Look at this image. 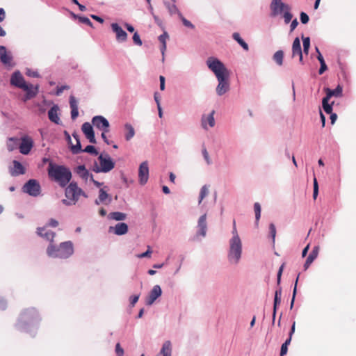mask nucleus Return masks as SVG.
Here are the masks:
<instances>
[{"label":"nucleus","mask_w":356,"mask_h":356,"mask_svg":"<svg viewBox=\"0 0 356 356\" xmlns=\"http://www.w3.org/2000/svg\"><path fill=\"white\" fill-rule=\"evenodd\" d=\"M206 63L218 80V83L216 88V94L218 96H222L230 89L229 70L221 60L213 56L209 57Z\"/></svg>","instance_id":"1"},{"label":"nucleus","mask_w":356,"mask_h":356,"mask_svg":"<svg viewBox=\"0 0 356 356\" xmlns=\"http://www.w3.org/2000/svg\"><path fill=\"white\" fill-rule=\"evenodd\" d=\"M41 318L35 308H29L23 311L16 323V328L24 332L32 333L35 331Z\"/></svg>","instance_id":"2"},{"label":"nucleus","mask_w":356,"mask_h":356,"mask_svg":"<svg viewBox=\"0 0 356 356\" xmlns=\"http://www.w3.org/2000/svg\"><path fill=\"white\" fill-rule=\"evenodd\" d=\"M10 81L12 86L22 89L26 92L22 99L24 102L33 99L38 94V86H33L31 83H26L19 71H15L13 73Z\"/></svg>","instance_id":"3"},{"label":"nucleus","mask_w":356,"mask_h":356,"mask_svg":"<svg viewBox=\"0 0 356 356\" xmlns=\"http://www.w3.org/2000/svg\"><path fill=\"white\" fill-rule=\"evenodd\" d=\"M49 177L56 182L61 188L65 187L72 179L71 170L62 165L50 164L48 170Z\"/></svg>","instance_id":"4"},{"label":"nucleus","mask_w":356,"mask_h":356,"mask_svg":"<svg viewBox=\"0 0 356 356\" xmlns=\"http://www.w3.org/2000/svg\"><path fill=\"white\" fill-rule=\"evenodd\" d=\"M47 253L50 257L67 259L74 253L73 243L70 241L63 242L58 246L50 243Z\"/></svg>","instance_id":"5"},{"label":"nucleus","mask_w":356,"mask_h":356,"mask_svg":"<svg viewBox=\"0 0 356 356\" xmlns=\"http://www.w3.org/2000/svg\"><path fill=\"white\" fill-rule=\"evenodd\" d=\"M65 188V199L61 200L67 207L75 205L79 201V187L75 181L69 183Z\"/></svg>","instance_id":"6"},{"label":"nucleus","mask_w":356,"mask_h":356,"mask_svg":"<svg viewBox=\"0 0 356 356\" xmlns=\"http://www.w3.org/2000/svg\"><path fill=\"white\" fill-rule=\"evenodd\" d=\"M243 246L241 241H229L227 260L232 265H237L242 257Z\"/></svg>","instance_id":"7"},{"label":"nucleus","mask_w":356,"mask_h":356,"mask_svg":"<svg viewBox=\"0 0 356 356\" xmlns=\"http://www.w3.org/2000/svg\"><path fill=\"white\" fill-rule=\"evenodd\" d=\"M99 165L95 162L92 170L96 173L108 172L115 167V162L108 154H100L98 156Z\"/></svg>","instance_id":"8"},{"label":"nucleus","mask_w":356,"mask_h":356,"mask_svg":"<svg viewBox=\"0 0 356 356\" xmlns=\"http://www.w3.org/2000/svg\"><path fill=\"white\" fill-rule=\"evenodd\" d=\"M284 266H285V263H283L280 266V268L278 270L277 274V289H276V291L275 292L274 304H273V312H274V318H275V316H276L277 307L281 303V298H282V287L280 286V283H281V277H282V273H283V270H284Z\"/></svg>","instance_id":"9"},{"label":"nucleus","mask_w":356,"mask_h":356,"mask_svg":"<svg viewBox=\"0 0 356 356\" xmlns=\"http://www.w3.org/2000/svg\"><path fill=\"white\" fill-rule=\"evenodd\" d=\"M22 191L32 197H37L40 194L41 186L38 181L31 179L22 187Z\"/></svg>","instance_id":"10"},{"label":"nucleus","mask_w":356,"mask_h":356,"mask_svg":"<svg viewBox=\"0 0 356 356\" xmlns=\"http://www.w3.org/2000/svg\"><path fill=\"white\" fill-rule=\"evenodd\" d=\"M92 125L97 129L104 132L109 131L110 124L108 120L102 115H96L92 118Z\"/></svg>","instance_id":"11"},{"label":"nucleus","mask_w":356,"mask_h":356,"mask_svg":"<svg viewBox=\"0 0 356 356\" xmlns=\"http://www.w3.org/2000/svg\"><path fill=\"white\" fill-rule=\"evenodd\" d=\"M271 16L281 14L284 9L290 10L289 5L283 3L282 0H273L270 5Z\"/></svg>","instance_id":"12"},{"label":"nucleus","mask_w":356,"mask_h":356,"mask_svg":"<svg viewBox=\"0 0 356 356\" xmlns=\"http://www.w3.org/2000/svg\"><path fill=\"white\" fill-rule=\"evenodd\" d=\"M33 146V139L28 136H23L19 147V152L24 155H27L31 152Z\"/></svg>","instance_id":"13"},{"label":"nucleus","mask_w":356,"mask_h":356,"mask_svg":"<svg viewBox=\"0 0 356 356\" xmlns=\"http://www.w3.org/2000/svg\"><path fill=\"white\" fill-rule=\"evenodd\" d=\"M149 179V167L147 161H143L138 169V181L140 185H145Z\"/></svg>","instance_id":"14"},{"label":"nucleus","mask_w":356,"mask_h":356,"mask_svg":"<svg viewBox=\"0 0 356 356\" xmlns=\"http://www.w3.org/2000/svg\"><path fill=\"white\" fill-rule=\"evenodd\" d=\"M81 130L90 143L93 144L97 143L95 131L92 125L90 123L88 122H84L81 126Z\"/></svg>","instance_id":"15"},{"label":"nucleus","mask_w":356,"mask_h":356,"mask_svg":"<svg viewBox=\"0 0 356 356\" xmlns=\"http://www.w3.org/2000/svg\"><path fill=\"white\" fill-rule=\"evenodd\" d=\"M105 188H108V187L105 186L104 188L99 189L98 197L95 200V204L96 205H99L101 204L108 205L112 202L111 195L107 193Z\"/></svg>","instance_id":"16"},{"label":"nucleus","mask_w":356,"mask_h":356,"mask_svg":"<svg viewBox=\"0 0 356 356\" xmlns=\"http://www.w3.org/2000/svg\"><path fill=\"white\" fill-rule=\"evenodd\" d=\"M162 294V290L159 285H154L149 295L147 296L145 303L147 305H152L156 300Z\"/></svg>","instance_id":"17"},{"label":"nucleus","mask_w":356,"mask_h":356,"mask_svg":"<svg viewBox=\"0 0 356 356\" xmlns=\"http://www.w3.org/2000/svg\"><path fill=\"white\" fill-rule=\"evenodd\" d=\"M111 26L112 31L115 33L116 40L118 42H123L127 40V33L122 29V28L118 23H112Z\"/></svg>","instance_id":"18"},{"label":"nucleus","mask_w":356,"mask_h":356,"mask_svg":"<svg viewBox=\"0 0 356 356\" xmlns=\"http://www.w3.org/2000/svg\"><path fill=\"white\" fill-rule=\"evenodd\" d=\"M197 227V231L196 233V236H200L203 238L205 237L206 234H207V215L206 214H203L199 218Z\"/></svg>","instance_id":"19"},{"label":"nucleus","mask_w":356,"mask_h":356,"mask_svg":"<svg viewBox=\"0 0 356 356\" xmlns=\"http://www.w3.org/2000/svg\"><path fill=\"white\" fill-rule=\"evenodd\" d=\"M302 50L301 48L300 40L299 38H296L292 44V57L298 56L299 61L301 64H303V56Z\"/></svg>","instance_id":"20"},{"label":"nucleus","mask_w":356,"mask_h":356,"mask_svg":"<svg viewBox=\"0 0 356 356\" xmlns=\"http://www.w3.org/2000/svg\"><path fill=\"white\" fill-rule=\"evenodd\" d=\"M215 111H212L209 115H202L201 118V125L202 127L204 130L208 129V125L210 127H213L215 126V119H214Z\"/></svg>","instance_id":"21"},{"label":"nucleus","mask_w":356,"mask_h":356,"mask_svg":"<svg viewBox=\"0 0 356 356\" xmlns=\"http://www.w3.org/2000/svg\"><path fill=\"white\" fill-rule=\"evenodd\" d=\"M109 232H113L118 236H122L127 233L128 225L125 222H118L115 227H109Z\"/></svg>","instance_id":"22"},{"label":"nucleus","mask_w":356,"mask_h":356,"mask_svg":"<svg viewBox=\"0 0 356 356\" xmlns=\"http://www.w3.org/2000/svg\"><path fill=\"white\" fill-rule=\"evenodd\" d=\"M324 90L325 92V97L327 99H330L331 97H340L343 94V88L340 85H338L335 89H330L329 88H324Z\"/></svg>","instance_id":"23"},{"label":"nucleus","mask_w":356,"mask_h":356,"mask_svg":"<svg viewBox=\"0 0 356 356\" xmlns=\"http://www.w3.org/2000/svg\"><path fill=\"white\" fill-rule=\"evenodd\" d=\"M13 56L10 52L7 53L5 46H0V60L5 65H10Z\"/></svg>","instance_id":"24"},{"label":"nucleus","mask_w":356,"mask_h":356,"mask_svg":"<svg viewBox=\"0 0 356 356\" xmlns=\"http://www.w3.org/2000/svg\"><path fill=\"white\" fill-rule=\"evenodd\" d=\"M76 172L82 179L86 181L88 179H92L93 175L90 173L84 165H79L76 169Z\"/></svg>","instance_id":"25"},{"label":"nucleus","mask_w":356,"mask_h":356,"mask_svg":"<svg viewBox=\"0 0 356 356\" xmlns=\"http://www.w3.org/2000/svg\"><path fill=\"white\" fill-rule=\"evenodd\" d=\"M37 234L38 236L45 238L47 241L53 242L54 238L55 237V233L50 230H46V227H38L37 229Z\"/></svg>","instance_id":"26"},{"label":"nucleus","mask_w":356,"mask_h":356,"mask_svg":"<svg viewBox=\"0 0 356 356\" xmlns=\"http://www.w3.org/2000/svg\"><path fill=\"white\" fill-rule=\"evenodd\" d=\"M59 108L57 105H54L48 111V117L50 121L56 124H60L61 121L58 115Z\"/></svg>","instance_id":"27"},{"label":"nucleus","mask_w":356,"mask_h":356,"mask_svg":"<svg viewBox=\"0 0 356 356\" xmlns=\"http://www.w3.org/2000/svg\"><path fill=\"white\" fill-rule=\"evenodd\" d=\"M318 251L319 247L314 246L305 261L304 264L305 270H306L310 266L312 262L316 259L318 254Z\"/></svg>","instance_id":"28"},{"label":"nucleus","mask_w":356,"mask_h":356,"mask_svg":"<svg viewBox=\"0 0 356 356\" xmlns=\"http://www.w3.org/2000/svg\"><path fill=\"white\" fill-rule=\"evenodd\" d=\"M70 105L71 108V118L74 120L79 115V110L77 101L72 95L70 97Z\"/></svg>","instance_id":"29"},{"label":"nucleus","mask_w":356,"mask_h":356,"mask_svg":"<svg viewBox=\"0 0 356 356\" xmlns=\"http://www.w3.org/2000/svg\"><path fill=\"white\" fill-rule=\"evenodd\" d=\"M25 173V169L22 164L16 160L13 161V168L10 171L12 176H18L19 175H24Z\"/></svg>","instance_id":"30"},{"label":"nucleus","mask_w":356,"mask_h":356,"mask_svg":"<svg viewBox=\"0 0 356 356\" xmlns=\"http://www.w3.org/2000/svg\"><path fill=\"white\" fill-rule=\"evenodd\" d=\"M73 138L75 139L76 144L71 146V151L74 154H78L82 152L81 144L80 141V137L78 134L74 132L72 134Z\"/></svg>","instance_id":"31"},{"label":"nucleus","mask_w":356,"mask_h":356,"mask_svg":"<svg viewBox=\"0 0 356 356\" xmlns=\"http://www.w3.org/2000/svg\"><path fill=\"white\" fill-rule=\"evenodd\" d=\"M159 355H162L163 356L172 355V344L170 341H166L163 343Z\"/></svg>","instance_id":"32"},{"label":"nucleus","mask_w":356,"mask_h":356,"mask_svg":"<svg viewBox=\"0 0 356 356\" xmlns=\"http://www.w3.org/2000/svg\"><path fill=\"white\" fill-rule=\"evenodd\" d=\"M124 129L126 133L124 134V138L127 141L130 140L135 135V130L133 126L129 123L124 124Z\"/></svg>","instance_id":"33"},{"label":"nucleus","mask_w":356,"mask_h":356,"mask_svg":"<svg viewBox=\"0 0 356 356\" xmlns=\"http://www.w3.org/2000/svg\"><path fill=\"white\" fill-rule=\"evenodd\" d=\"M127 218V215L124 213L120 211L111 212L108 215V218L115 220L116 221L124 220Z\"/></svg>","instance_id":"34"},{"label":"nucleus","mask_w":356,"mask_h":356,"mask_svg":"<svg viewBox=\"0 0 356 356\" xmlns=\"http://www.w3.org/2000/svg\"><path fill=\"white\" fill-rule=\"evenodd\" d=\"M232 38L234 40H236L244 50L248 51L249 47L248 44L241 38L240 34L237 32H235L232 34Z\"/></svg>","instance_id":"35"},{"label":"nucleus","mask_w":356,"mask_h":356,"mask_svg":"<svg viewBox=\"0 0 356 356\" xmlns=\"http://www.w3.org/2000/svg\"><path fill=\"white\" fill-rule=\"evenodd\" d=\"M334 102H332L331 104L329 103V99L327 98L323 97L322 99V107L324 110V111L327 114H330L332 113V106H333Z\"/></svg>","instance_id":"36"},{"label":"nucleus","mask_w":356,"mask_h":356,"mask_svg":"<svg viewBox=\"0 0 356 356\" xmlns=\"http://www.w3.org/2000/svg\"><path fill=\"white\" fill-rule=\"evenodd\" d=\"M273 58L274 61L280 66L282 65L283 64V59H284V51L282 50H278L277 51L273 56Z\"/></svg>","instance_id":"37"},{"label":"nucleus","mask_w":356,"mask_h":356,"mask_svg":"<svg viewBox=\"0 0 356 356\" xmlns=\"http://www.w3.org/2000/svg\"><path fill=\"white\" fill-rule=\"evenodd\" d=\"M164 4L171 15H172L175 13H177L179 15V13H180V12L178 10L177 6L175 4L174 2L172 4H170V3L165 1Z\"/></svg>","instance_id":"38"},{"label":"nucleus","mask_w":356,"mask_h":356,"mask_svg":"<svg viewBox=\"0 0 356 356\" xmlns=\"http://www.w3.org/2000/svg\"><path fill=\"white\" fill-rule=\"evenodd\" d=\"M254 210L255 213V224L258 226L259 220L261 217V205L259 202H255L254 204Z\"/></svg>","instance_id":"39"},{"label":"nucleus","mask_w":356,"mask_h":356,"mask_svg":"<svg viewBox=\"0 0 356 356\" xmlns=\"http://www.w3.org/2000/svg\"><path fill=\"white\" fill-rule=\"evenodd\" d=\"M302 44H303V51L305 54H309V50L310 47V38L309 37H304L302 35Z\"/></svg>","instance_id":"40"},{"label":"nucleus","mask_w":356,"mask_h":356,"mask_svg":"<svg viewBox=\"0 0 356 356\" xmlns=\"http://www.w3.org/2000/svg\"><path fill=\"white\" fill-rule=\"evenodd\" d=\"M232 237L229 239V241H241L238 234V232L236 227V222L235 220H234L233 222V229L232 231Z\"/></svg>","instance_id":"41"},{"label":"nucleus","mask_w":356,"mask_h":356,"mask_svg":"<svg viewBox=\"0 0 356 356\" xmlns=\"http://www.w3.org/2000/svg\"><path fill=\"white\" fill-rule=\"evenodd\" d=\"M83 152L95 156L98 154V151L97 150L96 147L91 145H87L83 149H82V152Z\"/></svg>","instance_id":"42"},{"label":"nucleus","mask_w":356,"mask_h":356,"mask_svg":"<svg viewBox=\"0 0 356 356\" xmlns=\"http://www.w3.org/2000/svg\"><path fill=\"white\" fill-rule=\"evenodd\" d=\"M291 340L290 339H286L284 343H282L280 349V356H284L287 353L288 351V346L290 344Z\"/></svg>","instance_id":"43"},{"label":"nucleus","mask_w":356,"mask_h":356,"mask_svg":"<svg viewBox=\"0 0 356 356\" xmlns=\"http://www.w3.org/2000/svg\"><path fill=\"white\" fill-rule=\"evenodd\" d=\"M299 276H300V273L298 275V276H297V277L296 279V281H295L294 288H293V290L292 299H291V305H290V309H291L293 308V305H294V301H295L296 296V293H297V285H298V282Z\"/></svg>","instance_id":"44"},{"label":"nucleus","mask_w":356,"mask_h":356,"mask_svg":"<svg viewBox=\"0 0 356 356\" xmlns=\"http://www.w3.org/2000/svg\"><path fill=\"white\" fill-rule=\"evenodd\" d=\"M179 18L182 22L183 24L189 29H193L195 26L188 19H186L181 13H179Z\"/></svg>","instance_id":"45"},{"label":"nucleus","mask_w":356,"mask_h":356,"mask_svg":"<svg viewBox=\"0 0 356 356\" xmlns=\"http://www.w3.org/2000/svg\"><path fill=\"white\" fill-rule=\"evenodd\" d=\"M74 17H78L79 18V20L81 23H83L84 24H86L90 27L92 26V22L90 20L89 18H88L87 17H84V16H77L75 14L72 13Z\"/></svg>","instance_id":"46"},{"label":"nucleus","mask_w":356,"mask_h":356,"mask_svg":"<svg viewBox=\"0 0 356 356\" xmlns=\"http://www.w3.org/2000/svg\"><path fill=\"white\" fill-rule=\"evenodd\" d=\"M208 193H209V190H208L207 186L206 185L203 186L201 188V190L200 192L199 204H200L202 202L203 199L207 195Z\"/></svg>","instance_id":"47"},{"label":"nucleus","mask_w":356,"mask_h":356,"mask_svg":"<svg viewBox=\"0 0 356 356\" xmlns=\"http://www.w3.org/2000/svg\"><path fill=\"white\" fill-rule=\"evenodd\" d=\"M269 235L272 238L273 243H274L276 236V227L273 223H270L269 225Z\"/></svg>","instance_id":"48"},{"label":"nucleus","mask_w":356,"mask_h":356,"mask_svg":"<svg viewBox=\"0 0 356 356\" xmlns=\"http://www.w3.org/2000/svg\"><path fill=\"white\" fill-rule=\"evenodd\" d=\"M282 12H284V19L285 24H289L293 17V15L290 13V10L284 9Z\"/></svg>","instance_id":"49"},{"label":"nucleus","mask_w":356,"mask_h":356,"mask_svg":"<svg viewBox=\"0 0 356 356\" xmlns=\"http://www.w3.org/2000/svg\"><path fill=\"white\" fill-rule=\"evenodd\" d=\"M202 156L207 163V165H211L212 163V161L210 159V156L209 155V153L206 149V147H203L202 149Z\"/></svg>","instance_id":"50"},{"label":"nucleus","mask_w":356,"mask_h":356,"mask_svg":"<svg viewBox=\"0 0 356 356\" xmlns=\"http://www.w3.org/2000/svg\"><path fill=\"white\" fill-rule=\"evenodd\" d=\"M133 41L138 46H141L143 44V42L140 38L139 34L137 32H135L133 35Z\"/></svg>","instance_id":"51"},{"label":"nucleus","mask_w":356,"mask_h":356,"mask_svg":"<svg viewBox=\"0 0 356 356\" xmlns=\"http://www.w3.org/2000/svg\"><path fill=\"white\" fill-rule=\"evenodd\" d=\"M318 194V185L316 179L314 177V191H313V197L314 200L316 199Z\"/></svg>","instance_id":"52"},{"label":"nucleus","mask_w":356,"mask_h":356,"mask_svg":"<svg viewBox=\"0 0 356 356\" xmlns=\"http://www.w3.org/2000/svg\"><path fill=\"white\" fill-rule=\"evenodd\" d=\"M300 18L301 23L304 24H307L309 20V17L307 13H305V12L300 13Z\"/></svg>","instance_id":"53"},{"label":"nucleus","mask_w":356,"mask_h":356,"mask_svg":"<svg viewBox=\"0 0 356 356\" xmlns=\"http://www.w3.org/2000/svg\"><path fill=\"white\" fill-rule=\"evenodd\" d=\"M115 353L117 356H124V350L120 343H117L115 345Z\"/></svg>","instance_id":"54"},{"label":"nucleus","mask_w":356,"mask_h":356,"mask_svg":"<svg viewBox=\"0 0 356 356\" xmlns=\"http://www.w3.org/2000/svg\"><path fill=\"white\" fill-rule=\"evenodd\" d=\"M139 298H140V293L130 296L129 300H130V305L131 307H134L136 305V303L138 302Z\"/></svg>","instance_id":"55"},{"label":"nucleus","mask_w":356,"mask_h":356,"mask_svg":"<svg viewBox=\"0 0 356 356\" xmlns=\"http://www.w3.org/2000/svg\"><path fill=\"white\" fill-rule=\"evenodd\" d=\"M152 251L150 249V247H148L147 250L143 252L142 254L138 255L140 258L149 257L151 256Z\"/></svg>","instance_id":"56"},{"label":"nucleus","mask_w":356,"mask_h":356,"mask_svg":"<svg viewBox=\"0 0 356 356\" xmlns=\"http://www.w3.org/2000/svg\"><path fill=\"white\" fill-rule=\"evenodd\" d=\"M26 75L31 77L38 78L40 76L39 73L37 71H33L31 70H27Z\"/></svg>","instance_id":"57"},{"label":"nucleus","mask_w":356,"mask_h":356,"mask_svg":"<svg viewBox=\"0 0 356 356\" xmlns=\"http://www.w3.org/2000/svg\"><path fill=\"white\" fill-rule=\"evenodd\" d=\"M168 38V35L166 32H164L163 34L159 36V40L161 44H166V39Z\"/></svg>","instance_id":"58"},{"label":"nucleus","mask_w":356,"mask_h":356,"mask_svg":"<svg viewBox=\"0 0 356 356\" xmlns=\"http://www.w3.org/2000/svg\"><path fill=\"white\" fill-rule=\"evenodd\" d=\"M320 65H321L318 70V74H323L327 70V66L325 63H320Z\"/></svg>","instance_id":"59"},{"label":"nucleus","mask_w":356,"mask_h":356,"mask_svg":"<svg viewBox=\"0 0 356 356\" xmlns=\"http://www.w3.org/2000/svg\"><path fill=\"white\" fill-rule=\"evenodd\" d=\"M47 225L52 227H56L58 225V222L56 219L51 218Z\"/></svg>","instance_id":"60"},{"label":"nucleus","mask_w":356,"mask_h":356,"mask_svg":"<svg viewBox=\"0 0 356 356\" xmlns=\"http://www.w3.org/2000/svg\"><path fill=\"white\" fill-rule=\"evenodd\" d=\"M160 50L162 54V62L163 63L165 60V51L166 50V44H161Z\"/></svg>","instance_id":"61"},{"label":"nucleus","mask_w":356,"mask_h":356,"mask_svg":"<svg viewBox=\"0 0 356 356\" xmlns=\"http://www.w3.org/2000/svg\"><path fill=\"white\" fill-rule=\"evenodd\" d=\"M165 77L163 76H159V81H160V89L161 90H165Z\"/></svg>","instance_id":"62"},{"label":"nucleus","mask_w":356,"mask_h":356,"mask_svg":"<svg viewBox=\"0 0 356 356\" xmlns=\"http://www.w3.org/2000/svg\"><path fill=\"white\" fill-rule=\"evenodd\" d=\"M7 307V302L5 299L0 298V309L3 310Z\"/></svg>","instance_id":"63"},{"label":"nucleus","mask_w":356,"mask_h":356,"mask_svg":"<svg viewBox=\"0 0 356 356\" xmlns=\"http://www.w3.org/2000/svg\"><path fill=\"white\" fill-rule=\"evenodd\" d=\"M298 24V22L297 19H294L291 22V24L290 26L291 31H293L297 27Z\"/></svg>","instance_id":"64"}]
</instances>
